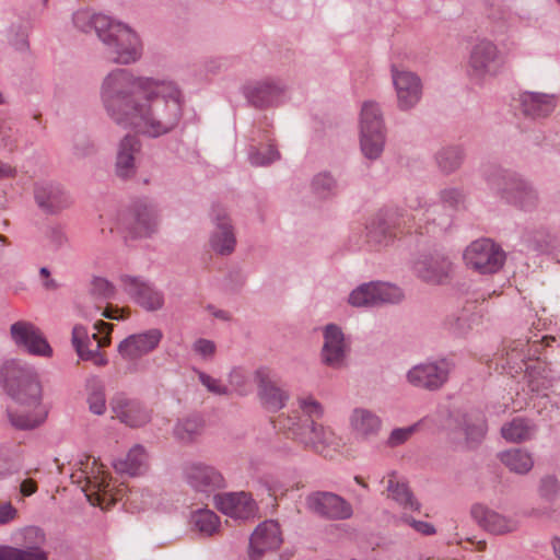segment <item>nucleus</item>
Segmentation results:
<instances>
[{
  "instance_id": "obj_3",
  "label": "nucleus",
  "mask_w": 560,
  "mask_h": 560,
  "mask_svg": "<svg viewBox=\"0 0 560 560\" xmlns=\"http://www.w3.org/2000/svg\"><path fill=\"white\" fill-rule=\"evenodd\" d=\"M5 389L20 405V409L9 412L12 424L20 429H32L40 424L46 411L40 405L42 386L36 375L26 369L11 363L4 368Z\"/></svg>"
},
{
  "instance_id": "obj_6",
  "label": "nucleus",
  "mask_w": 560,
  "mask_h": 560,
  "mask_svg": "<svg viewBox=\"0 0 560 560\" xmlns=\"http://www.w3.org/2000/svg\"><path fill=\"white\" fill-rule=\"evenodd\" d=\"M540 343L538 341L529 342V340H514L506 348V363L511 370L515 372L525 371L528 377V386L534 392H539L550 385L549 371L544 362L536 361L533 365H528L526 360H532L538 353Z\"/></svg>"
},
{
  "instance_id": "obj_16",
  "label": "nucleus",
  "mask_w": 560,
  "mask_h": 560,
  "mask_svg": "<svg viewBox=\"0 0 560 560\" xmlns=\"http://www.w3.org/2000/svg\"><path fill=\"white\" fill-rule=\"evenodd\" d=\"M470 515L482 529L492 535H508L516 532L520 526L515 517L502 514L483 504L472 505Z\"/></svg>"
},
{
  "instance_id": "obj_43",
  "label": "nucleus",
  "mask_w": 560,
  "mask_h": 560,
  "mask_svg": "<svg viewBox=\"0 0 560 560\" xmlns=\"http://www.w3.org/2000/svg\"><path fill=\"white\" fill-rule=\"evenodd\" d=\"M202 422L198 418H186L176 423L174 434L178 440L189 442L202 432Z\"/></svg>"
},
{
  "instance_id": "obj_40",
  "label": "nucleus",
  "mask_w": 560,
  "mask_h": 560,
  "mask_svg": "<svg viewBox=\"0 0 560 560\" xmlns=\"http://www.w3.org/2000/svg\"><path fill=\"white\" fill-rule=\"evenodd\" d=\"M190 522L195 529L206 536H212L220 527L219 516L208 509H199L192 512Z\"/></svg>"
},
{
  "instance_id": "obj_14",
  "label": "nucleus",
  "mask_w": 560,
  "mask_h": 560,
  "mask_svg": "<svg viewBox=\"0 0 560 560\" xmlns=\"http://www.w3.org/2000/svg\"><path fill=\"white\" fill-rule=\"evenodd\" d=\"M162 338L163 334L158 328L130 335L118 345V353L125 361L135 362L155 350Z\"/></svg>"
},
{
  "instance_id": "obj_54",
  "label": "nucleus",
  "mask_w": 560,
  "mask_h": 560,
  "mask_svg": "<svg viewBox=\"0 0 560 560\" xmlns=\"http://www.w3.org/2000/svg\"><path fill=\"white\" fill-rule=\"evenodd\" d=\"M402 521L411 526L416 532L421 533L423 535H432L435 533V529L432 524L423 521H416L411 516H404Z\"/></svg>"
},
{
  "instance_id": "obj_51",
  "label": "nucleus",
  "mask_w": 560,
  "mask_h": 560,
  "mask_svg": "<svg viewBox=\"0 0 560 560\" xmlns=\"http://www.w3.org/2000/svg\"><path fill=\"white\" fill-rule=\"evenodd\" d=\"M19 510L10 501H0V526L18 520Z\"/></svg>"
},
{
  "instance_id": "obj_49",
  "label": "nucleus",
  "mask_w": 560,
  "mask_h": 560,
  "mask_svg": "<svg viewBox=\"0 0 560 560\" xmlns=\"http://www.w3.org/2000/svg\"><path fill=\"white\" fill-rule=\"evenodd\" d=\"M529 246L539 254H552L556 248L553 237L546 233H536L530 240Z\"/></svg>"
},
{
  "instance_id": "obj_7",
  "label": "nucleus",
  "mask_w": 560,
  "mask_h": 560,
  "mask_svg": "<svg viewBox=\"0 0 560 560\" xmlns=\"http://www.w3.org/2000/svg\"><path fill=\"white\" fill-rule=\"evenodd\" d=\"M94 328L96 332L90 336L84 326L74 325L71 341L80 359L91 361L96 366H103L107 363V358L100 349L109 345L113 325L96 320Z\"/></svg>"
},
{
  "instance_id": "obj_9",
  "label": "nucleus",
  "mask_w": 560,
  "mask_h": 560,
  "mask_svg": "<svg viewBox=\"0 0 560 560\" xmlns=\"http://www.w3.org/2000/svg\"><path fill=\"white\" fill-rule=\"evenodd\" d=\"M360 143L368 159H377L385 144V132L381 110L373 102L362 105L360 117Z\"/></svg>"
},
{
  "instance_id": "obj_31",
  "label": "nucleus",
  "mask_w": 560,
  "mask_h": 560,
  "mask_svg": "<svg viewBox=\"0 0 560 560\" xmlns=\"http://www.w3.org/2000/svg\"><path fill=\"white\" fill-rule=\"evenodd\" d=\"M498 458L509 471L521 476L529 474L535 465L533 454L526 448H509L499 453Z\"/></svg>"
},
{
  "instance_id": "obj_26",
  "label": "nucleus",
  "mask_w": 560,
  "mask_h": 560,
  "mask_svg": "<svg viewBox=\"0 0 560 560\" xmlns=\"http://www.w3.org/2000/svg\"><path fill=\"white\" fill-rule=\"evenodd\" d=\"M285 88L280 81L264 80L246 86L247 100L256 107H265L280 102Z\"/></svg>"
},
{
  "instance_id": "obj_46",
  "label": "nucleus",
  "mask_w": 560,
  "mask_h": 560,
  "mask_svg": "<svg viewBox=\"0 0 560 560\" xmlns=\"http://www.w3.org/2000/svg\"><path fill=\"white\" fill-rule=\"evenodd\" d=\"M228 382L231 393L245 395L249 390V375L242 368H233L228 375Z\"/></svg>"
},
{
  "instance_id": "obj_35",
  "label": "nucleus",
  "mask_w": 560,
  "mask_h": 560,
  "mask_svg": "<svg viewBox=\"0 0 560 560\" xmlns=\"http://www.w3.org/2000/svg\"><path fill=\"white\" fill-rule=\"evenodd\" d=\"M537 492L541 502V508L537 511V514H549L555 510V505L560 497L559 479L553 475L541 477Z\"/></svg>"
},
{
  "instance_id": "obj_27",
  "label": "nucleus",
  "mask_w": 560,
  "mask_h": 560,
  "mask_svg": "<svg viewBox=\"0 0 560 560\" xmlns=\"http://www.w3.org/2000/svg\"><path fill=\"white\" fill-rule=\"evenodd\" d=\"M255 377L258 382V394L262 405L272 411L283 408L289 399V394L270 380L269 370L266 368L258 369Z\"/></svg>"
},
{
  "instance_id": "obj_37",
  "label": "nucleus",
  "mask_w": 560,
  "mask_h": 560,
  "mask_svg": "<svg viewBox=\"0 0 560 560\" xmlns=\"http://www.w3.org/2000/svg\"><path fill=\"white\" fill-rule=\"evenodd\" d=\"M536 432L535 425L522 417L513 418L501 428L502 438L510 443H522L530 440Z\"/></svg>"
},
{
  "instance_id": "obj_28",
  "label": "nucleus",
  "mask_w": 560,
  "mask_h": 560,
  "mask_svg": "<svg viewBox=\"0 0 560 560\" xmlns=\"http://www.w3.org/2000/svg\"><path fill=\"white\" fill-rule=\"evenodd\" d=\"M382 483L385 485L383 493H385L388 499L394 500L404 510L411 512L420 510V503L416 500L407 483L398 478L395 471H390L384 476Z\"/></svg>"
},
{
  "instance_id": "obj_53",
  "label": "nucleus",
  "mask_w": 560,
  "mask_h": 560,
  "mask_svg": "<svg viewBox=\"0 0 560 560\" xmlns=\"http://www.w3.org/2000/svg\"><path fill=\"white\" fill-rule=\"evenodd\" d=\"M313 187L318 195L325 196L334 189L335 182L328 174H318L313 180Z\"/></svg>"
},
{
  "instance_id": "obj_55",
  "label": "nucleus",
  "mask_w": 560,
  "mask_h": 560,
  "mask_svg": "<svg viewBox=\"0 0 560 560\" xmlns=\"http://www.w3.org/2000/svg\"><path fill=\"white\" fill-rule=\"evenodd\" d=\"M415 432V427L395 429L389 436L392 445H398L406 442Z\"/></svg>"
},
{
  "instance_id": "obj_4",
  "label": "nucleus",
  "mask_w": 560,
  "mask_h": 560,
  "mask_svg": "<svg viewBox=\"0 0 560 560\" xmlns=\"http://www.w3.org/2000/svg\"><path fill=\"white\" fill-rule=\"evenodd\" d=\"M70 478L93 505L108 509L122 498L124 489L116 487L108 470L93 456L84 455L75 462Z\"/></svg>"
},
{
  "instance_id": "obj_41",
  "label": "nucleus",
  "mask_w": 560,
  "mask_h": 560,
  "mask_svg": "<svg viewBox=\"0 0 560 560\" xmlns=\"http://www.w3.org/2000/svg\"><path fill=\"white\" fill-rule=\"evenodd\" d=\"M508 186L504 188L506 198L518 202L524 208L532 206L536 199L534 190L522 180L512 179Z\"/></svg>"
},
{
  "instance_id": "obj_58",
  "label": "nucleus",
  "mask_w": 560,
  "mask_h": 560,
  "mask_svg": "<svg viewBox=\"0 0 560 560\" xmlns=\"http://www.w3.org/2000/svg\"><path fill=\"white\" fill-rule=\"evenodd\" d=\"M37 482L32 478L24 479L20 485V493L23 497H31L37 491Z\"/></svg>"
},
{
  "instance_id": "obj_19",
  "label": "nucleus",
  "mask_w": 560,
  "mask_h": 560,
  "mask_svg": "<svg viewBox=\"0 0 560 560\" xmlns=\"http://www.w3.org/2000/svg\"><path fill=\"white\" fill-rule=\"evenodd\" d=\"M214 504L223 514L235 520H248L257 512V505L252 495L243 491L217 494Z\"/></svg>"
},
{
  "instance_id": "obj_1",
  "label": "nucleus",
  "mask_w": 560,
  "mask_h": 560,
  "mask_svg": "<svg viewBox=\"0 0 560 560\" xmlns=\"http://www.w3.org/2000/svg\"><path fill=\"white\" fill-rule=\"evenodd\" d=\"M102 106L116 125L150 137L173 130L182 117L183 94L171 80L110 71L100 86Z\"/></svg>"
},
{
  "instance_id": "obj_25",
  "label": "nucleus",
  "mask_w": 560,
  "mask_h": 560,
  "mask_svg": "<svg viewBox=\"0 0 560 560\" xmlns=\"http://www.w3.org/2000/svg\"><path fill=\"white\" fill-rule=\"evenodd\" d=\"M346 353L347 345L341 329L334 324L327 325L324 330L323 362L328 366L339 369L343 365Z\"/></svg>"
},
{
  "instance_id": "obj_21",
  "label": "nucleus",
  "mask_w": 560,
  "mask_h": 560,
  "mask_svg": "<svg viewBox=\"0 0 560 560\" xmlns=\"http://www.w3.org/2000/svg\"><path fill=\"white\" fill-rule=\"evenodd\" d=\"M307 508L326 517L342 520L352 514L351 505L341 497L330 492H316L307 497Z\"/></svg>"
},
{
  "instance_id": "obj_20",
  "label": "nucleus",
  "mask_w": 560,
  "mask_h": 560,
  "mask_svg": "<svg viewBox=\"0 0 560 560\" xmlns=\"http://www.w3.org/2000/svg\"><path fill=\"white\" fill-rule=\"evenodd\" d=\"M124 290L147 311L160 310L164 304L163 294L141 278L122 276Z\"/></svg>"
},
{
  "instance_id": "obj_52",
  "label": "nucleus",
  "mask_w": 560,
  "mask_h": 560,
  "mask_svg": "<svg viewBox=\"0 0 560 560\" xmlns=\"http://www.w3.org/2000/svg\"><path fill=\"white\" fill-rule=\"evenodd\" d=\"M487 432V424L485 420H477L475 423L468 424L465 429L467 440L470 442L480 441Z\"/></svg>"
},
{
  "instance_id": "obj_32",
  "label": "nucleus",
  "mask_w": 560,
  "mask_h": 560,
  "mask_svg": "<svg viewBox=\"0 0 560 560\" xmlns=\"http://www.w3.org/2000/svg\"><path fill=\"white\" fill-rule=\"evenodd\" d=\"M523 113L527 116L542 117L549 115L556 107L553 95L536 92H524L520 95Z\"/></svg>"
},
{
  "instance_id": "obj_33",
  "label": "nucleus",
  "mask_w": 560,
  "mask_h": 560,
  "mask_svg": "<svg viewBox=\"0 0 560 560\" xmlns=\"http://www.w3.org/2000/svg\"><path fill=\"white\" fill-rule=\"evenodd\" d=\"M416 275L429 283H440L450 272L451 262L446 258H424L415 264Z\"/></svg>"
},
{
  "instance_id": "obj_59",
  "label": "nucleus",
  "mask_w": 560,
  "mask_h": 560,
  "mask_svg": "<svg viewBox=\"0 0 560 560\" xmlns=\"http://www.w3.org/2000/svg\"><path fill=\"white\" fill-rule=\"evenodd\" d=\"M16 170L8 163L0 161V178L14 177Z\"/></svg>"
},
{
  "instance_id": "obj_36",
  "label": "nucleus",
  "mask_w": 560,
  "mask_h": 560,
  "mask_svg": "<svg viewBox=\"0 0 560 560\" xmlns=\"http://www.w3.org/2000/svg\"><path fill=\"white\" fill-rule=\"evenodd\" d=\"M140 143L135 136L125 137L118 149L117 174L120 177H128L133 173L135 154L139 152Z\"/></svg>"
},
{
  "instance_id": "obj_30",
  "label": "nucleus",
  "mask_w": 560,
  "mask_h": 560,
  "mask_svg": "<svg viewBox=\"0 0 560 560\" xmlns=\"http://www.w3.org/2000/svg\"><path fill=\"white\" fill-rule=\"evenodd\" d=\"M34 194L38 207L46 212H57L69 205L67 194L54 184H37Z\"/></svg>"
},
{
  "instance_id": "obj_47",
  "label": "nucleus",
  "mask_w": 560,
  "mask_h": 560,
  "mask_svg": "<svg viewBox=\"0 0 560 560\" xmlns=\"http://www.w3.org/2000/svg\"><path fill=\"white\" fill-rule=\"evenodd\" d=\"M279 159V152L267 144L249 153V160L253 165H267Z\"/></svg>"
},
{
  "instance_id": "obj_22",
  "label": "nucleus",
  "mask_w": 560,
  "mask_h": 560,
  "mask_svg": "<svg viewBox=\"0 0 560 560\" xmlns=\"http://www.w3.org/2000/svg\"><path fill=\"white\" fill-rule=\"evenodd\" d=\"M281 542L279 524L275 521H265L252 534L249 557L252 560H258L265 552L277 549Z\"/></svg>"
},
{
  "instance_id": "obj_57",
  "label": "nucleus",
  "mask_w": 560,
  "mask_h": 560,
  "mask_svg": "<svg viewBox=\"0 0 560 560\" xmlns=\"http://www.w3.org/2000/svg\"><path fill=\"white\" fill-rule=\"evenodd\" d=\"M442 200L448 206L453 207L457 205L462 198L460 192L457 189H445L441 192Z\"/></svg>"
},
{
  "instance_id": "obj_13",
  "label": "nucleus",
  "mask_w": 560,
  "mask_h": 560,
  "mask_svg": "<svg viewBox=\"0 0 560 560\" xmlns=\"http://www.w3.org/2000/svg\"><path fill=\"white\" fill-rule=\"evenodd\" d=\"M404 298L402 291L385 282L364 283L349 295V303L355 307L376 306L384 303H397Z\"/></svg>"
},
{
  "instance_id": "obj_38",
  "label": "nucleus",
  "mask_w": 560,
  "mask_h": 560,
  "mask_svg": "<svg viewBox=\"0 0 560 560\" xmlns=\"http://www.w3.org/2000/svg\"><path fill=\"white\" fill-rule=\"evenodd\" d=\"M159 225V215L154 206L141 205L136 211L135 230L137 235L147 236L153 233Z\"/></svg>"
},
{
  "instance_id": "obj_39",
  "label": "nucleus",
  "mask_w": 560,
  "mask_h": 560,
  "mask_svg": "<svg viewBox=\"0 0 560 560\" xmlns=\"http://www.w3.org/2000/svg\"><path fill=\"white\" fill-rule=\"evenodd\" d=\"M0 560H48V553L39 546L25 548L0 546Z\"/></svg>"
},
{
  "instance_id": "obj_64",
  "label": "nucleus",
  "mask_w": 560,
  "mask_h": 560,
  "mask_svg": "<svg viewBox=\"0 0 560 560\" xmlns=\"http://www.w3.org/2000/svg\"><path fill=\"white\" fill-rule=\"evenodd\" d=\"M400 215V219L402 221L404 224H406L407 222L410 221V219L415 220L416 219V214L415 213H411V214H399Z\"/></svg>"
},
{
  "instance_id": "obj_45",
  "label": "nucleus",
  "mask_w": 560,
  "mask_h": 560,
  "mask_svg": "<svg viewBox=\"0 0 560 560\" xmlns=\"http://www.w3.org/2000/svg\"><path fill=\"white\" fill-rule=\"evenodd\" d=\"M462 159V152L458 148L442 149L436 155L438 164L443 172L456 170L460 165Z\"/></svg>"
},
{
  "instance_id": "obj_11",
  "label": "nucleus",
  "mask_w": 560,
  "mask_h": 560,
  "mask_svg": "<svg viewBox=\"0 0 560 560\" xmlns=\"http://www.w3.org/2000/svg\"><path fill=\"white\" fill-rule=\"evenodd\" d=\"M184 479L201 501L215 495L217 490L224 486V479L220 471L201 462L188 464L184 468Z\"/></svg>"
},
{
  "instance_id": "obj_44",
  "label": "nucleus",
  "mask_w": 560,
  "mask_h": 560,
  "mask_svg": "<svg viewBox=\"0 0 560 560\" xmlns=\"http://www.w3.org/2000/svg\"><path fill=\"white\" fill-rule=\"evenodd\" d=\"M399 225L400 221L397 218H394V215L389 217V220H380L377 223L373 222L368 229V237L370 241L375 243H383L387 235L392 236V225Z\"/></svg>"
},
{
  "instance_id": "obj_24",
  "label": "nucleus",
  "mask_w": 560,
  "mask_h": 560,
  "mask_svg": "<svg viewBox=\"0 0 560 560\" xmlns=\"http://www.w3.org/2000/svg\"><path fill=\"white\" fill-rule=\"evenodd\" d=\"M113 418L131 428L142 427L151 419V412L142 404L122 397H116L110 402Z\"/></svg>"
},
{
  "instance_id": "obj_29",
  "label": "nucleus",
  "mask_w": 560,
  "mask_h": 560,
  "mask_svg": "<svg viewBox=\"0 0 560 560\" xmlns=\"http://www.w3.org/2000/svg\"><path fill=\"white\" fill-rule=\"evenodd\" d=\"M215 222V230L210 237L211 248L221 255H229L234 250L236 240L224 210L218 211Z\"/></svg>"
},
{
  "instance_id": "obj_34",
  "label": "nucleus",
  "mask_w": 560,
  "mask_h": 560,
  "mask_svg": "<svg viewBox=\"0 0 560 560\" xmlns=\"http://www.w3.org/2000/svg\"><path fill=\"white\" fill-rule=\"evenodd\" d=\"M114 467L118 472L129 476L142 475L148 470L149 457L142 446L136 445L130 448L124 458L116 460Z\"/></svg>"
},
{
  "instance_id": "obj_42",
  "label": "nucleus",
  "mask_w": 560,
  "mask_h": 560,
  "mask_svg": "<svg viewBox=\"0 0 560 560\" xmlns=\"http://www.w3.org/2000/svg\"><path fill=\"white\" fill-rule=\"evenodd\" d=\"M102 18H108L107 15L95 13L89 9L79 10L73 14L74 26L84 33L94 31L97 37H101L102 31L98 30L97 22Z\"/></svg>"
},
{
  "instance_id": "obj_23",
  "label": "nucleus",
  "mask_w": 560,
  "mask_h": 560,
  "mask_svg": "<svg viewBox=\"0 0 560 560\" xmlns=\"http://www.w3.org/2000/svg\"><path fill=\"white\" fill-rule=\"evenodd\" d=\"M15 343L35 355L50 357L51 348L37 327L27 322H18L11 326Z\"/></svg>"
},
{
  "instance_id": "obj_60",
  "label": "nucleus",
  "mask_w": 560,
  "mask_h": 560,
  "mask_svg": "<svg viewBox=\"0 0 560 560\" xmlns=\"http://www.w3.org/2000/svg\"><path fill=\"white\" fill-rule=\"evenodd\" d=\"M467 318L465 316V314H463L460 317L457 318V322H456V329L459 331V332H464L465 328H470L471 327V324L470 323H467Z\"/></svg>"
},
{
  "instance_id": "obj_56",
  "label": "nucleus",
  "mask_w": 560,
  "mask_h": 560,
  "mask_svg": "<svg viewBox=\"0 0 560 560\" xmlns=\"http://www.w3.org/2000/svg\"><path fill=\"white\" fill-rule=\"evenodd\" d=\"M194 350L202 358H210L214 354L215 346L210 340L199 339L194 343Z\"/></svg>"
},
{
  "instance_id": "obj_63",
  "label": "nucleus",
  "mask_w": 560,
  "mask_h": 560,
  "mask_svg": "<svg viewBox=\"0 0 560 560\" xmlns=\"http://www.w3.org/2000/svg\"><path fill=\"white\" fill-rule=\"evenodd\" d=\"M44 287L48 290H55L57 288V283L55 280L50 279L49 277L46 278L44 282Z\"/></svg>"
},
{
  "instance_id": "obj_61",
  "label": "nucleus",
  "mask_w": 560,
  "mask_h": 560,
  "mask_svg": "<svg viewBox=\"0 0 560 560\" xmlns=\"http://www.w3.org/2000/svg\"><path fill=\"white\" fill-rule=\"evenodd\" d=\"M408 207L411 211L418 212L419 209L422 207L420 199L418 198H410L408 200Z\"/></svg>"
},
{
  "instance_id": "obj_2",
  "label": "nucleus",
  "mask_w": 560,
  "mask_h": 560,
  "mask_svg": "<svg viewBox=\"0 0 560 560\" xmlns=\"http://www.w3.org/2000/svg\"><path fill=\"white\" fill-rule=\"evenodd\" d=\"M324 413V405L315 396L302 394L292 409L278 415L272 423L278 431L304 445L336 448L339 441L335 432L319 423Z\"/></svg>"
},
{
  "instance_id": "obj_15",
  "label": "nucleus",
  "mask_w": 560,
  "mask_h": 560,
  "mask_svg": "<svg viewBox=\"0 0 560 560\" xmlns=\"http://www.w3.org/2000/svg\"><path fill=\"white\" fill-rule=\"evenodd\" d=\"M348 428L357 442H371L381 433L383 421L373 410L355 407L349 413Z\"/></svg>"
},
{
  "instance_id": "obj_8",
  "label": "nucleus",
  "mask_w": 560,
  "mask_h": 560,
  "mask_svg": "<svg viewBox=\"0 0 560 560\" xmlns=\"http://www.w3.org/2000/svg\"><path fill=\"white\" fill-rule=\"evenodd\" d=\"M505 57L498 46L489 39H479L472 44L467 71L470 78L485 81L499 75L505 68Z\"/></svg>"
},
{
  "instance_id": "obj_18",
  "label": "nucleus",
  "mask_w": 560,
  "mask_h": 560,
  "mask_svg": "<svg viewBox=\"0 0 560 560\" xmlns=\"http://www.w3.org/2000/svg\"><path fill=\"white\" fill-rule=\"evenodd\" d=\"M392 79L399 108L409 109L413 107L420 101L422 94L420 78L411 71L394 67Z\"/></svg>"
},
{
  "instance_id": "obj_5",
  "label": "nucleus",
  "mask_w": 560,
  "mask_h": 560,
  "mask_svg": "<svg viewBox=\"0 0 560 560\" xmlns=\"http://www.w3.org/2000/svg\"><path fill=\"white\" fill-rule=\"evenodd\" d=\"M97 25L102 31L100 40L114 62L130 65L141 58L142 40L132 27L112 18L100 19Z\"/></svg>"
},
{
  "instance_id": "obj_62",
  "label": "nucleus",
  "mask_w": 560,
  "mask_h": 560,
  "mask_svg": "<svg viewBox=\"0 0 560 560\" xmlns=\"http://www.w3.org/2000/svg\"><path fill=\"white\" fill-rule=\"evenodd\" d=\"M552 550L558 560H560V538L555 537L551 541Z\"/></svg>"
},
{
  "instance_id": "obj_50",
  "label": "nucleus",
  "mask_w": 560,
  "mask_h": 560,
  "mask_svg": "<svg viewBox=\"0 0 560 560\" xmlns=\"http://www.w3.org/2000/svg\"><path fill=\"white\" fill-rule=\"evenodd\" d=\"M88 402L90 410L95 415H103L106 411V399L104 389L101 386H96L91 389L88 396Z\"/></svg>"
},
{
  "instance_id": "obj_17",
  "label": "nucleus",
  "mask_w": 560,
  "mask_h": 560,
  "mask_svg": "<svg viewBox=\"0 0 560 560\" xmlns=\"http://www.w3.org/2000/svg\"><path fill=\"white\" fill-rule=\"evenodd\" d=\"M450 371L451 364L446 360L422 363L409 370L407 380L416 387L438 389L447 381Z\"/></svg>"
},
{
  "instance_id": "obj_10",
  "label": "nucleus",
  "mask_w": 560,
  "mask_h": 560,
  "mask_svg": "<svg viewBox=\"0 0 560 560\" xmlns=\"http://www.w3.org/2000/svg\"><path fill=\"white\" fill-rule=\"evenodd\" d=\"M464 260L469 268L480 273H494L502 268L505 254L491 240L480 238L467 246Z\"/></svg>"
},
{
  "instance_id": "obj_48",
  "label": "nucleus",
  "mask_w": 560,
  "mask_h": 560,
  "mask_svg": "<svg viewBox=\"0 0 560 560\" xmlns=\"http://www.w3.org/2000/svg\"><path fill=\"white\" fill-rule=\"evenodd\" d=\"M198 378L200 383L208 389V392L214 395L228 396L231 394L230 387L223 384L219 378H215L203 372H198Z\"/></svg>"
},
{
  "instance_id": "obj_12",
  "label": "nucleus",
  "mask_w": 560,
  "mask_h": 560,
  "mask_svg": "<svg viewBox=\"0 0 560 560\" xmlns=\"http://www.w3.org/2000/svg\"><path fill=\"white\" fill-rule=\"evenodd\" d=\"M115 288L114 285L104 278H94L89 296H85L78 305L79 313L84 318H92L96 314H101L102 316L109 319H119L122 318L124 310L118 307L106 306L103 307L101 304H93V300L106 301L114 296Z\"/></svg>"
}]
</instances>
